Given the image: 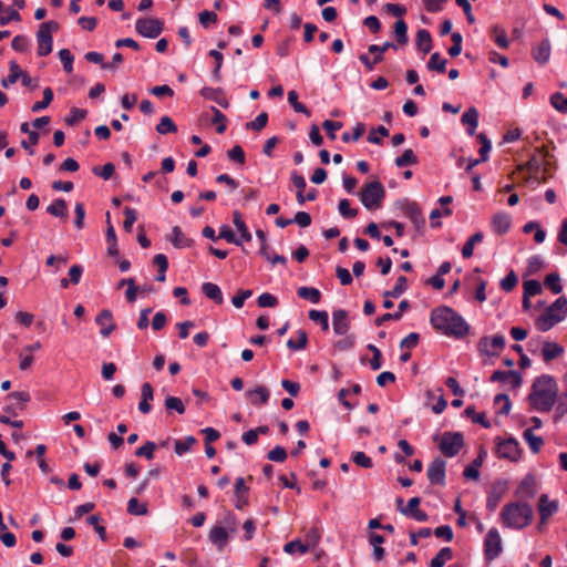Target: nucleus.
<instances>
[{"mask_svg":"<svg viewBox=\"0 0 567 567\" xmlns=\"http://www.w3.org/2000/svg\"><path fill=\"white\" fill-rule=\"evenodd\" d=\"M431 324L445 336L461 339L468 333L470 327L456 311L447 306H441L432 310Z\"/></svg>","mask_w":567,"mask_h":567,"instance_id":"f257e3e1","label":"nucleus"},{"mask_svg":"<svg viewBox=\"0 0 567 567\" xmlns=\"http://www.w3.org/2000/svg\"><path fill=\"white\" fill-rule=\"evenodd\" d=\"M557 383L550 375L544 374L538 377L528 395L532 406L539 412H548L557 400Z\"/></svg>","mask_w":567,"mask_h":567,"instance_id":"f03ea898","label":"nucleus"},{"mask_svg":"<svg viewBox=\"0 0 567 567\" xmlns=\"http://www.w3.org/2000/svg\"><path fill=\"white\" fill-rule=\"evenodd\" d=\"M501 518L506 527L520 529L530 523L533 509L527 503H509L503 507Z\"/></svg>","mask_w":567,"mask_h":567,"instance_id":"7ed1b4c3","label":"nucleus"},{"mask_svg":"<svg viewBox=\"0 0 567 567\" xmlns=\"http://www.w3.org/2000/svg\"><path fill=\"white\" fill-rule=\"evenodd\" d=\"M567 315V299L561 296L548 307L545 312L537 319L536 326L540 331H548L555 324L563 321Z\"/></svg>","mask_w":567,"mask_h":567,"instance_id":"20e7f679","label":"nucleus"},{"mask_svg":"<svg viewBox=\"0 0 567 567\" xmlns=\"http://www.w3.org/2000/svg\"><path fill=\"white\" fill-rule=\"evenodd\" d=\"M359 196L363 206L372 210L380 206L381 200L385 196V190L380 182L373 181L365 185Z\"/></svg>","mask_w":567,"mask_h":567,"instance_id":"39448f33","label":"nucleus"},{"mask_svg":"<svg viewBox=\"0 0 567 567\" xmlns=\"http://www.w3.org/2000/svg\"><path fill=\"white\" fill-rule=\"evenodd\" d=\"M463 444V435L460 432H444L439 449L446 457H453L458 454Z\"/></svg>","mask_w":567,"mask_h":567,"instance_id":"423d86ee","label":"nucleus"},{"mask_svg":"<svg viewBox=\"0 0 567 567\" xmlns=\"http://www.w3.org/2000/svg\"><path fill=\"white\" fill-rule=\"evenodd\" d=\"M505 347V338L502 334L485 336L480 339L477 350L486 357L498 355Z\"/></svg>","mask_w":567,"mask_h":567,"instance_id":"0eeeda50","label":"nucleus"},{"mask_svg":"<svg viewBox=\"0 0 567 567\" xmlns=\"http://www.w3.org/2000/svg\"><path fill=\"white\" fill-rule=\"evenodd\" d=\"M135 29L142 37L155 39L162 33L164 24L157 18H140L136 20Z\"/></svg>","mask_w":567,"mask_h":567,"instance_id":"6e6552de","label":"nucleus"},{"mask_svg":"<svg viewBox=\"0 0 567 567\" xmlns=\"http://www.w3.org/2000/svg\"><path fill=\"white\" fill-rule=\"evenodd\" d=\"M502 551V539L496 528H491L484 539V555L487 560H493Z\"/></svg>","mask_w":567,"mask_h":567,"instance_id":"1a4fd4ad","label":"nucleus"},{"mask_svg":"<svg viewBox=\"0 0 567 567\" xmlns=\"http://www.w3.org/2000/svg\"><path fill=\"white\" fill-rule=\"evenodd\" d=\"M496 454L501 458L517 461L519 457V446L515 439L498 440L496 442Z\"/></svg>","mask_w":567,"mask_h":567,"instance_id":"9d476101","label":"nucleus"},{"mask_svg":"<svg viewBox=\"0 0 567 567\" xmlns=\"http://www.w3.org/2000/svg\"><path fill=\"white\" fill-rule=\"evenodd\" d=\"M446 463L441 457H436L429 465L426 475L431 484L443 485L445 482Z\"/></svg>","mask_w":567,"mask_h":567,"instance_id":"9b49d317","label":"nucleus"},{"mask_svg":"<svg viewBox=\"0 0 567 567\" xmlns=\"http://www.w3.org/2000/svg\"><path fill=\"white\" fill-rule=\"evenodd\" d=\"M402 209L404 215L410 218L419 230L425 226V218L420 206L415 202H405Z\"/></svg>","mask_w":567,"mask_h":567,"instance_id":"f8f14e48","label":"nucleus"},{"mask_svg":"<svg viewBox=\"0 0 567 567\" xmlns=\"http://www.w3.org/2000/svg\"><path fill=\"white\" fill-rule=\"evenodd\" d=\"M333 331L338 336H344L350 329L348 312L343 309L334 310L332 313Z\"/></svg>","mask_w":567,"mask_h":567,"instance_id":"ddd939ff","label":"nucleus"},{"mask_svg":"<svg viewBox=\"0 0 567 567\" xmlns=\"http://www.w3.org/2000/svg\"><path fill=\"white\" fill-rule=\"evenodd\" d=\"M96 324L101 327L100 333L107 338L115 329L112 312L109 309L102 310L95 318Z\"/></svg>","mask_w":567,"mask_h":567,"instance_id":"4468645a","label":"nucleus"},{"mask_svg":"<svg viewBox=\"0 0 567 567\" xmlns=\"http://www.w3.org/2000/svg\"><path fill=\"white\" fill-rule=\"evenodd\" d=\"M550 53L551 47L548 39H544L540 43H538L532 49L534 60L542 65L546 64L549 61Z\"/></svg>","mask_w":567,"mask_h":567,"instance_id":"2eb2a0df","label":"nucleus"},{"mask_svg":"<svg viewBox=\"0 0 567 567\" xmlns=\"http://www.w3.org/2000/svg\"><path fill=\"white\" fill-rule=\"evenodd\" d=\"M491 226L495 234H506L511 228V216L502 212L496 213L492 218Z\"/></svg>","mask_w":567,"mask_h":567,"instance_id":"dca6fc26","label":"nucleus"},{"mask_svg":"<svg viewBox=\"0 0 567 567\" xmlns=\"http://www.w3.org/2000/svg\"><path fill=\"white\" fill-rule=\"evenodd\" d=\"M209 540L218 550H223L229 540V533L225 527L214 526L209 533Z\"/></svg>","mask_w":567,"mask_h":567,"instance_id":"f3484780","label":"nucleus"},{"mask_svg":"<svg viewBox=\"0 0 567 567\" xmlns=\"http://www.w3.org/2000/svg\"><path fill=\"white\" fill-rule=\"evenodd\" d=\"M246 395L252 405H261L268 402L270 392L266 386L259 385L256 389L248 390Z\"/></svg>","mask_w":567,"mask_h":567,"instance_id":"a211bd4d","label":"nucleus"},{"mask_svg":"<svg viewBox=\"0 0 567 567\" xmlns=\"http://www.w3.org/2000/svg\"><path fill=\"white\" fill-rule=\"evenodd\" d=\"M558 509V505L556 502H551L548 499L546 494H542L538 503V511L540 520L545 522L548 517H550Z\"/></svg>","mask_w":567,"mask_h":567,"instance_id":"6ab92c4d","label":"nucleus"},{"mask_svg":"<svg viewBox=\"0 0 567 567\" xmlns=\"http://www.w3.org/2000/svg\"><path fill=\"white\" fill-rule=\"evenodd\" d=\"M37 41H38V55L39 56H47L52 52V48H53L52 35L38 30Z\"/></svg>","mask_w":567,"mask_h":567,"instance_id":"aec40b11","label":"nucleus"},{"mask_svg":"<svg viewBox=\"0 0 567 567\" xmlns=\"http://www.w3.org/2000/svg\"><path fill=\"white\" fill-rule=\"evenodd\" d=\"M564 353V348L556 342L546 341L543 344L542 354L545 362H549Z\"/></svg>","mask_w":567,"mask_h":567,"instance_id":"412c9836","label":"nucleus"},{"mask_svg":"<svg viewBox=\"0 0 567 567\" xmlns=\"http://www.w3.org/2000/svg\"><path fill=\"white\" fill-rule=\"evenodd\" d=\"M141 402L138 404V410L143 413V414H147L152 406L151 404L148 403L151 400H153L154 398V393H153V388L152 385L148 383V382H145L143 385H142V389H141Z\"/></svg>","mask_w":567,"mask_h":567,"instance_id":"4be33fe9","label":"nucleus"},{"mask_svg":"<svg viewBox=\"0 0 567 567\" xmlns=\"http://www.w3.org/2000/svg\"><path fill=\"white\" fill-rule=\"evenodd\" d=\"M169 240L175 248L190 247L194 244V240L187 238L178 226L173 227Z\"/></svg>","mask_w":567,"mask_h":567,"instance_id":"5701e85b","label":"nucleus"},{"mask_svg":"<svg viewBox=\"0 0 567 567\" xmlns=\"http://www.w3.org/2000/svg\"><path fill=\"white\" fill-rule=\"evenodd\" d=\"M202 292L217 305H221L224 301L223 292L220 288L213 282H204L202 285Z\"/></svg>","mask_w":567,"mask_h":567,"instance_id":"b1692460","label":"nucleus"},{"mask_svg":"<svg viewBox=\"0 0 567 567\" xmlns=\"http://www.w3.org/2000/svg\"><path fill=\"white\" fill-rule=\"evenodd\" d=\"M462 123L467 125V133L473 135L476 131L478 124V112L475 107H470L466 112L463 113Z\"/></svg>","mask_w":567,"mask_h":567,"instance_id":"393cba45","label":"nucleus"},{"mask_svg":"<svg viewBox=\"0 0 567 567\" xmlns=\"http://www.w3.org/2000/svg\"><path fill=\"white\" fill-rule=\"evenodd\" d=\"M47 213L59 218H68V206L63 198H56L47 207Z\"/></svg>","mask_w":567,"mask_h":567,"instance_id":"a878e982","label":"nucleus"},{"mask_svg":"<svg viewBox=\"0 0 567 567\" xmlns=\"http://www.w3.org/2000/svg\"><path fill=\"white\" fill-rule=\"evenodd\" d=\"M410 308V302L408 300H402L398 306V311L394 312V315H391L390 312L382 315L375 320V324L378 327L382 326L384 322L390 320H400L402 318V315L405 310Z\"/></svg>","mask_w":567,"mask_h":567,"instance_id":"bb28decb","label":"nucleus"},{"mask_svg":"<svg viewBox=\"0 0 567 567\" xmlns=\"http://www.w3.org/2000/svg\"><path fill=\"white\" fill-rule=\"evenodd\" d=\"M416 47L423 53H429L432 49L431 33L425 29H420L416 32Z\"/></svg>","mask_w":567,"mask_h":567,"instance_id":"cd10ccee","label":"nucleus"},{"mask_svg":"<svg viewBox=\"0 0 567 567\" xmlns=\"http://www.w3.org/2000/svg\"><path fill=\"white\" fill-rule=\"evenodd\" d=\"M299 298L310 301L311 303H319L321 300V292L319 289L313 287H300L297 290Z\"/></svg>","mask_w":567,"mask_h":567,"instance_id":"c85d7f7f","label":"nucleus"},{"mask_svg":"<svg viewBox=\"0 0 567 567\" xmlns=\"http://www.w3.org/2000/svg\"><path fill=\"white\" fill-rule=\"evenodd\" d=\"M107 217V229H106V241L109 244L107 247V254L110 256H117L118 249H117V240H116V234L114 230V227L110 223V213L106 214Z\"/></svg>","mask_w":567,"mask_h":567,"instance_id":"c756f323","label":"nucleus"},{"mask_svg":"<svg viewBox=\"0 0 567 567\" xmlns=\"http://www.w3.org/2000/svg\"><path fill=\"white\" fill-rule=\"evenodd\" d=\"M523 439L526 441L533 453H538L544 444L543 439L535 435L533 429H526L523 432Z\"/></svg>","mask_w":567,"mask_h":567,"instance_id":"7c9ffc66","label":"nucleus"},{"mask_svg":"<svg viewBox=\"0 0 567 567\" xmlns=\"http://www.w3.org/2000/svg\"><path fill=\"white\" fill-rule=\"evenodd\" d=\"M9 69L10 74L1 81V84L4 89H8L10 85L14 84L22 75V70L16 61L12 60L9 62Z\"/></svg>","mask_w":567,"mask_h":567,"instance_id":"2f4dec72","label":"nucleus"},{"mask_svg":"<svg viewBox=\"0 0 567 567\" xmlns=\"http://www.w3.org/2000/svg\"><path fill=\"white\" fill-rule=\"evenodd\" d=\"M197 443V440L193 435H188L182 440H176L174 442V450L178 456L184 455L189 452L193 445Z\"/></svg>","mask_w":567,"mask_h":567,"instance_id":"473e14b6","label":"nucleus"},{"mask_svg":"<svg viewBox=\"0 0 567 567\" xmlns=\"http://www.w3.org/2000/svg\"><path fill=\"white\" fill-rule=\"evenodd\" d=\"M233 223L240 233V240L243 241H250L251 240V234L249 233L246 223L244 221L241 214L239 212L233 213Z\"/></svg>","mask_w":567,"mask_h":567,"instance_id":"72a5a7b5","label":"nucleus"},{"mask_svg":"<svg viewBox=\"0 0 567 567\" xmlns=\"http://www.w3.org/2000/svg\"><path fill=\"white\" fill-rule=\"evenodd\" d=\"M483 238H484V235L482 231H477L475 233L474 235H472L467 241L464 244L463 248H462V256L464 258H470L473 256V251H474V246L476 244H480L483 241Z\"/></svg>","mask_w":567,"mask_h":567,"instance_id":"f704fd0d","label":"nucleus"},{"mask_svg":"<svg viewBox=\"0 0 567 567\" xmlns=\"http://www.w3.org/2000/svg\"><path fill=\"white\" fill-rule=\"evenodd\" d=\"M453 558V551L450 547H443L430 561V567H443L447 560Z\"/></svg>","mask_w":567,"mask_h":567,"instance_id":"c9c22d12","label":"nucleus"},{"mask_svg":"<svg viewBox=\"0 0 567 567\" xmlns=\"http://www.w3.org/2000/svg\"><path fill=\"white\" fill-rule=\"evenodd\" d=\"M155 130L158 134L165 135L168 133H176L177 126L169 116L165 115L161 118Z\"/></svg>","mask_w":567,"mask_h":567,"instance_id":"e433bc0d","label":"nucleus"},{"mask_svg":"<svg viewBox=\"0 0 567 567\" xmlns=\"http://www.w3.org/2000/svg\"><path fill=\"white\" fill-rule=\"evenodd\" d=\"M297 337H298V339L296 341L292 339H289L287 341V347L290 350L297 351V350H302L307 347V343H308L307 332L305 330L300 329L297 331Z\"/></svg>","mask_w":567,"mask_h":567,"instance_id":"4c0bfd02","label":"nucleus"},{"mask_svg":"<svg viewBox=\"0 0 567 567\" xmlns=\"http://www.w3.org/2000/svg\"><path fill=\"white\" fill-rule=\"evenodd\" d=\"M465 414L471 417L474 423H478L485 429L491 427V422L486 419L485 413H476L473 405H470L465 409Z\"/></svg>","mask_w":567,"mask_h":567,"instance_id":"58836bf2","label":"nucleus"},{"mask_svg":"<svg viewBox=\"0 0 567 567\" xmlns=\"http://www.w3.org/2000/svg\"><path fill=\"white\" fill-rule=\"evenodd\" d=\"M426 66L431 71H437L440 73H443L446 70V60L442 59L440 53L434 52L431 55Z\"/></svg>","mask_w":567,"mask_h":567,"instance_id":"ea45409f","label":"nucleus"},{"mask_svg":"<svg viewBox=\"0 0 567 567\" xmlns=\"http://www.w3.org/2000/svg\"><path fill=\"white\" fill-rule=\"evenodd\" d=\"M309 319L312 320L313 322L319 323L323 331H327L329 329V317L327 311L310 310Z\"/></svg>","mask_w":567,"mask_h":567,"instance_id":"a19ab883","label":"nucleus"},{"mask_svg":"<svg viewBox=\"0 0 567 567\" xmlns=\"http://www.w3.org/2000/svg\"><path fill=\"white\" fill-rule=\"evenodd\" d=\"M417 163V157L414 152L410 148L405 150L403 154L395 158V165L398 167H405L409 165H415Z\"/></svg>","mask_w":567,"mask_h":567,"instance_id":"79ce46f5","label":"nucleus"},{"mask_svg":"<svg viewBox=\"0 0 567 567\" xmlns=\"http://www.w3.org/2000/svg\"><path fill=\"white\" fill-rule=\"evenodd\" d=\"M53 100V91L50 89V87H45L43 90V99L40 100L39 102H35L32 107H31V111L37 113V112H40L44 109H47L50 103L52 102Z\"/></svg>","mask_w":567,"mask_h":567,"instance_id":"37998d69","label":"nucleus"},{"mask_svg":"<svg viewBox=\"0 0 567 567\" xmlns=\"http://www.w3.org/2000/svg\"><path fill=\"white\" fill-rule=\"evenodd\" d=\"M491 32L494 37L495 43L502 48H508L509 41L507 39L506 32L499 25H493Z\"/></svg>","mask_w":567,"mask_h":567,"instance_id":"c03bdc74","label":"nucleus"},{"mask_svg":"<svg viewBox=\"0 0 567 567\" xmlns=\"http://www.w3.org/2000/svg\"><path fill=\"white\" fill-rule=\"evenodd\" d=\"M406 32H408L406 23L401 19L398 20L394 23V35H395V39L399 44H402V45L406 44V42H408Z\"/></svg>","mask_w":567,"mask_h":567,"instance_id":"a18cd8bd","label":"nucleus"},{"mask_svg":"<svg viewBox=\"0 0 567 567\" xmlns=\"http://www.w3.org/2000/svg\"><path fill=\"white\" fill-rule=\"evenodd\" d=\"M406 278L404 276H400L398 279H396V284L395 286L393 287L392 290H389V291H385L383 293V296L385 298L388 297H392V298H399L405 290H406Z\"/></svg>","mask_w":567,"mask_h":567,"instance_id":"49530a36","label":"nucleus"},{"mask_svg":"<svg viewBox=\"0 0 567 567\" xmlns=\"http://www.w3.org/2000/svg\"><path fill=\"white\" fill-rule=\"evenodd\" d=\"M550 104L556 111L567 114V97H565L561 93H554L550 96Z\"/></svg>","mask_w":567,"mask_h":567,"instance_id":"de8ad7c7","label":"nucleus"},{"mask_svg":"<svg viewBox=\"0 0 567 567\" xmlns=\"http://www.w3.org/2000/svg\"><path fill=\"white\" fill-rule=\"evenodd\" d=\"M544 285L548 287L553 293H559L563 290L559 275L556 272L548 274L545 278Z\"/></svg>","mask_w":567,"mask_h":567,"instance_id":"09e8293b","label":"nucleus"},{"mask_svg":"<svg viewBox=\"0 0 567 567\" xmlns=\"http://www.w3.org/2000/svg\"><path fill=\"white\" fill-rule=\"evenodd\" d=\"M210 109L214 113L212 122L217 125L216 132L223 134L226 131V116L217 107L212 106Z\"/></svg>","mask_w":567,"mask_h":567,"instance_id":"8fccbe9b","label":"nucleus"},{"mask_svg":"<svg viewBox=\"0 0 567 567\" xmlns=\"http://www.w3.org/2000/svg\"><path fill=\"white\" fill-rule=\"evenodd\" d=\"M218 238L225 239L226 241L237 245V246L241 245V240L236 237L235 233L227 225H223L219 228Z\"/></svg>","mask_w":567,"mask_h":567,"instance_id":"3c124183","label":"nucleus"},{"mask_svg":"<svg viewBox=\"0 0 567 567\" xmlns=\"http://www.w3.org/2000/svg\"><path fill=\"white\" fill-rule=\"evenodd\" d=\"M288 102L293 107V110L298 113H303L307 116H310V111L298 101V94L296 91L288 92Z\"/></svg>","mask_w":567,"mask_h":567,"instance_id":"603ef678","label":"nucleus"},{"mask_svg":"<svg viewBox=\"0 0 567 567\" xmlns=\"http://www.w3.org/2000/svg\"><path fill=\"white\" fill-rule=\"evenodd\" d=\"M92 172L94 175L100 176L103 179L107 181L113 176V174L115 172V166L112 163H107L102 167H100V166L93 167Z\"/></svg>","mask_w":567,"mask_h":567,"instance_id":"864d4df0","label":"nucleus"},{"mask_svg":"<svg viewBox=\"0 0 567 567\" xmlns=\"http://www.w3.org/2000/svg\"><path fill=\"white\" fill-rule=\"evenodd\" d=\"M127 512L132 515H145L147 514V507L145 504H141L137 498L133 497L127 503Z\"/></svg>","mask_w":567,"mask_h":567,"instance_id":"5fc2aeb1","label":"nucleus"},{"mask_svg":"<svg viewBox=\"0 0 567 567\" xmlns=\"http://www.w3.org/2000/svg\"><path fill=\"white\" fill-rule=\"evenodd\" d=\"M267 122H268V114L262 112V113L258 114L254 121L248 122L246 124V128L254 130V131H261L267 125Z\"/></svg>","mask_w":567,"mask_h":567,"instance_id":"6e6d98bb","label":"nucleus"},{"mask_svg":"<svg viewBox=\"0 0 567 567\" xmlns=\"http://www.w3.org/2000/svg\"><path fill=\"white\" fill-rule=\"evenodd\" d=\"M58 54L63 64L64 71L66 73H71L73 71V55L70 50L61 49Z\"/></svg>","mask_w":567,"mask_h":567,"instance_id":"4d7b16f0","label":"nucleus"},{"mask_svg":"<svg viewBox=\"0 0 567 567\" xmlns=\"http://www.w3.org/2000/svg\"><path fill=\"white\" fill-rule=\"evenodd\" d=\"M365 126L363 123H358L353 130V133L344 132L341 136L342 142L349 143L350 141H358L364 133Z\"/></svg>","mask_w":567,"mask_h":567,"instance_id":"13d9d810","label":"nucleus"},{"mask_svg":"<svg viewBox=\"0 0 567 567\" xmlns=\"http://www.w3.org/2000/svg\"><path fill=\"white\" fill-rule=\"evenodd\" d=\"M518 282V278L517 276L515 275V272L513 270H511L506 277H504L501 281V288L505 291V292H509L512 291L515 286L517 285Z\"/></svg>","mask_w":567,"mask_h":567,"instance_id":"bf43d9fd","label":"nucleus"},{"mask_svg":"<svg viewBox=\"0 0 567 567\" xmlns=\"http://www.w3.org/2000/svg\"><path fill=\"white\" fill-rule=\"evenodd\" d=\"M164 404L167 410H174L178 414H183L185 412V405L179 398L168 396V398H166Z\"/></svg>","mask_w":567,"mask_h":567,"instance_id":"052dcab7","label":"nucleus"},{"mask_svg":"<svg viewBox=\"0 0 567 567\" xmlns=\"http://www.w3.org/2000/svg\"><path fill=\"white\" fill-rule=\"evenodd\" d=\"M284 550L287 554H293L296 550L306 554L309 550V545H305L300 540H291L284 546Z\"/></svg>","mask_w":567,"mask_h":567,"instance_id":"680f3d73","label":"nucleus"},{"mask_svg":"<svg viewBox=\"0 0 567 567\" xmlns=\"http://www.w3.org/2000/svg\"><path fill=\"white\" fill-rule=\"evenodd\" d=\"M155 449H156V444L154 442L148 441L135 451V455L144 456L147 460H153Z\"/></svg>","mask_w":567,"mask_h":567,"instance_id":"e2e57ef3","label":"nucleus"},{"mask_svg":"<svg viewBox=\"0 0 567 567\" xmlns=\"http://www.w3.org/2000/svg\"><path fill=\"white\" fill-rule=\"evenodd\" d=\"M338 209L344 218H354L358 215V209L351 208L350 202L346 198L339 202Z\"/></svg>","mask_w":567,"mask_h":567,"instance_id":"0e129e2a","label":"nucleus"},{"mask_svg":"<svg viewBox=\"0 0 567 567\" xmlns=\"http://www.w3.org/2000/svg\"><path fill=\"white\" fill-rule=\"evenodd\" d=\"M124 215H125V219H124V223H123V227H124V229L127 233H131L132 231V227H133L134 223L137 219L136 210L134 208H131V207H125L124 208Z\"/></svg>","mask_w":567,"mask_h":567,"instance_id":"69168bd1","label":"nucleus"},{"mask_svg":"<svg viewBox=\"0 0 567 567\" xmlns=\"http://www.w3.org/2000/svg\"><path fill=\"white\" fill-rule=\"evenodd\" d=\"M267 457L269 461L281 463L286 461L287 452L282 446L277 445L268 452Z\"/></svg>","mask_w":567,"mask_h":567,"instance_id":"338daca9","label":"nucleus"},{"mask_svg":"<svg viewBox=\"0 0 567 567\" xmlns=\"http://www.w3.org/2000/svg\"><path fill=\"white\" fill-rule=\"evenodd\" d=\"M352 461L360 467L371 468L373 466L372 460L363 452H354Z\"/></svg>","mask_w":567,"mask_h":567,"instance_id":"774afa93","label":"nucleus"}]
</instances>
